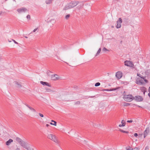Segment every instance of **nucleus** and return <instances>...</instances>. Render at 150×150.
<instances>
[{"label":"nucleus","mask_w":150,"mask_h":150,"mask_svg":"<svg viewBox=\"0 0 150 150\" xmlns=\"http://www.w3.org/2000/svg\"><path fill=\"white\" fill-rule=\"evenodd\" d=\"M134 97L130 94L125 95L123 97V98L127 102H130L134 99Z\"/></svg>","instance_id":"obj_1"},{"label":"nucleus","mask_w":150,"mask_h":150,"mask_svg":"<svg viewBox=\"0 0 150 150\" xmlns=\"http://www.w3.org/2000/svg\"><path fill=\"white\" fill-rule=\"evenodd\" d=\"M15 84H16V86L18 88H20L22 87V85L20 83L17 81L15 82Z\"/></svg>","instance_id":"obj_17"},{"label":"nucleus","mask_w":150,"mask_h":150,"mask_svg":"<svg viewBox=\"0 0 150 150\" xmlns=\"http://www.w3.org/2000/svg\"><path fill=\"white\" fill-rule=\"evenodd\" d=\"M145 77L144 78V79H144V81L146 83H147V82H148V80H147L146 79H145Z\"/></svg>","instance_id":"obj_39"},{"label":"nucleus","mask_w":150,"mask_h":150,"mask_svg":"<svg viewBox=\"0 0 150 150\" xmlns=\"http://www.w3.org/2000/svg\"><path fill=\"white\" fill-rule=\"evenodd\" d=\"M83 3H81L80 5H79L77 7L79 9H81L83 6Z\"/></svg>","instance_id":"obj_21"},{"label":"nucleus","mask_w":150,"mask_h":150,"mask_svg":"<svg viewBox=\"0 0 150 150\" xmlns=\"http://www.w3.org/2000/svg\"><path fill=\"white\" fill-rule=\"evenodd\" d=\"M126 149L127 150H133V149L129 146L126 147Z\"/></svg>","instance_id":"obj_26"},{"label":"nucleus","mask_w":150,"mask_h":150,"mask_svg":"<svg viewBox=\"0 0 150 150\" xmlns=\"http://www.w3.org/2000/svg\"><path fill=\"white\" fill-rule=\"evenodd\" d=\"M7 0H5V1H6Z\"/></svg>","instance_id":"obj_61"},{"label":"nucleus","mask_w":150,"mask_h":150,"mask_svg":"<svg viewBox=\"0 0 150 150\" xmlns=\"http://www.w3.org/2000/svg\"><path fill=\"white\" fill-rule=\"evenodd\" d=\"M52 1L53 0H46L45 2L47 4H49L52 3Z\"/></svg>","instance_id":"obj_22"},{"label":"nucleus","mask_w":150,"mask_h":150,"mask_svg":"<svg viewBox=\"0 0 150 150\" xmlns=\"http://www.w3.org/2000/svg\"><path fill=\"white\" fill-rule=\"evenodd\" d=\"M46 126L47 127H48L49 126H50V125H49V124H47L46 125Z\"/></svg>","instance_id":"obj_53"},{"label":"nucleus","mask_w":150,"mask_h":150,"mask_svg":"<svg viewBox=\"0 0 150 150\" xmlns=\"http://www.w3.org/2000/svg\"><path fill=\"white\" fill-rule=\"evenodd\" d=\"M100 83L99 82H97L95 84V86H98L100 85Z\"/></svg>","instance_id":"obj_30"},{"label":"nucleus","mask_w":150,"mask_h":150,"mask_svg":"<svg viewBox=\"0 0 150 150\" xmlns=\"http://www.w3.org/2000/svg\"><path fill=\"white\" fill-rule=\"evenodd\" d=\"M38 28H35V29H34L33 30V32H35V31H36V30H38ZM32 32H32L30 33H32Z\"/></svg>","instance_id":"obj_37"},{"label":"nucleus","mask_w":150,"mask_h":150,"mask_svg":"<svg viewBox=\"0 0 150 150\" xmlns=\"http://www.w3.org/2000/svg\"><path fill=\"white\" fill-rule=\"evenodd\" d=\"M119 131L120 132H122L124 133H129V132L128 131H124V130L122 129H120Z\"/></svg>","instance_id":"obj_24"},{"label":"nucleus","mask_w":150,"mask_h":150,"mask_svg":"<svg viewBox=\"0 0 150 150\" xmlns=\"http://www.w3.org/2000/svg\"><path fill=\"white\" fill-rule=\"evenodd\" d=\"M148 149H149V148L148 147H146L145 148V150H148Z\"/></svg>","instance_id":"obj_47"},{"label":"nucleus","mask_w":150,"mask_h":150,"mask_svg":"<svg viewBox=\"0 0 150 150\" xmlns=\"http://www.w3.org/2000/svg\"><path fill=\"white\" fill-rule=\"evenodd\" d=\"M71 8V6H70L69 3L65 6L64 7L63 9V10H66Z\"/></svg>","instance_id":"obj_13"},{"label":"nucleus","mask_w":150,"mask_h":150,"mask_svg":"<svg viewBox=\"0 0 150 150\" xmlns=\"http://www.w3.org/2000/svg\"><path fill=\"white\" fill-rule=\"evenodd\" d=\"M45 89L46 91V92H53L54 91L51 89L49 88H45Z\"/></svg>","instance_id":"obj_20"},{"label":"nucleus","mask_w":150,"mask_h":150,"mask_svg":"<svg viewBox=\"0 0 150 150\" xmlns=\"http://www.w3.org/2000/svg\"><path fill=\"white\" fill-rule=\"evenodd\" d=\"M25 38H28V37H26V36H25Z\"/></svg>","instance_id":"obj_57"},{"label":"nucleus","mask_w":150,"mask_h":150,"mask_svg":"<svg viewBox=\"0 0 150 150\" xmlns=\"http://www.w3.org/2000/svg\"><path fill=\"white\" fill-rule=\"evenodd\" d=\"M17 11L18 13H25L28 11L27 9L24 7H22L18 8L17 9Z\"/></svg>","instance_id":"obj_4"},{"label":"nucleus","mask_w":150,"mask_h":150,"mask_svg":"<svg viewBox=\"0 0 150 150\" xmlns=\"http://www.w3.org/2000/svg\"><path fill=\"white\" fill-rule=\"evenodd\" d=\"M69 3L71 6V8H72L77 5L79 2L77 1H72Z\"/></svg>","instance_id":"obj_7"},{"label":"nucleus","mask_w":150,"mask_h":150,"mask_svg":"<svg viewBox=\"0 0 150 150\" xmlns=\"http://www.w3.org/2000/svg\"><path fill=\"white\" fill-rule=\"evenodd\" d=\"M80 104V102L79 101H77L75 103V105H79Z\"/></svg>","instance_id":"obj_31"},{"label":"nucleus","mask_w":150,"mask_h":150,"mask_svg":"<svg viewBox=\"0 0 150 150\" xmlns=\"http://www.w3.org/2000/svg\"><path fill=\"white\" fill-rule=\"evenodd\" d=\"M12 40L16 44H18V43L15 40L12 39Z\"/></svg>","instance_id":"obj_38"},{"label":"nucleus","mask_w":150,"mask_h":150,"mask_svg":"<svg viewBox=\"0 0 150 150\" xmlns=\"http://www.w3.org/2000/svg\"><path fill=\"white\" fill-rule=\"evenodd\" d=\"M149 127H147L146 128V130L144 131V137L145 138L147 135L148 134L149 132Z\"/></svg>","instance_id":"obj_9"},{"label":"nucleus","mask_w":150,"mask_h":150,"mask_svg":"<svg viewBox=\"0 0 150 150\" xmlns=\"http://www.w3.org/2000/svg\"><path fill=\"white\" fill-rule=\"evenodd\" d=\"M142 135H143L142 134H139V136H138L139 137H142Z\"/></svg>","instance_id":"obj_45"},{"label":"nucleus","mask_w":150,"mask_h":150,"mask_svg":"<svg viewBox=\"0 0 150 150\" xmlns=\"http://www.w3.org/2000/svg\"><path fill=\"white\" fill-rule=\"evenodd\" d=\"M122 41H120V43H122Z\"/></svg>","instance_id":"obj_60"},{"label":"nucleus","mask_w":150,"mask_h":150,"mask_svg":"<svg viewBox=\"0 0 150 150\" xmlns=\"http://www.w3.org/2000/svg\"><path fill=\"white\" fill-rule=\"evenodd\" d=\"M1 59V57L0 56V59Z\"/></svg>","instance_id":"obj_62"},{"label":"nucleus","mask_w":150,"mask_h":150,"mask_svg":"<svg viewBox=\"0 0 150 150\" xmlns=\"http://www.w3.org/2000/svg\"><path fill=\"white\" fill-rule=\"evenodd\" d=\"M127 122L128 123H131L132 122V120H127Z\"/></svg>","instance_id":"obj_42"},{"label":"nucleus","mask_w":150,"mask_h":150,"mask_svg":"<svg viewBox=\"0 0 150 150\" xmlns=\"http://www.w3.org/2000/svg\"><path fill=\"white\" fill-rule=\"evenodd\" d=\"M13 142L12 139H10L8 140L6 142V144L7 145H9L10 144Z\"/></svg>","instance_id":"obj_18"},{"label":"nucleus","mask_w":150,"mask_h":150,"mask_svg":"<svg viewBox=\"0 0 150 150\" xmlns=\"http://www.w3.org/2000/svg\"><path fill=\"white\" fill-rule=\"evenodd\" d=\"M148 91L149 92H149H150V86L149 88V89H148Z\"/></svg>","instance_id":"obj_52"},{"label":"nucleus","mask_w":150,"mask_h":150,"mask_svg":"<svg viewBox=\"0 0 150 150\" xmlns=\"http://www.w3.org/2000/svg\"><path fill=\"white\" fill-rule=\"evenodd\" d=\"M25 148L26 149L28 150H33V149H32L30 148L27 146V148Z\"/></svg>","instance_id":"obj_32"},{"label":"nucleus","mask_w":150,"mask_h":150,"mask_svg":"<svg viewBox=\"0 0 150 150\" xmlns=\"http://www.w3.org/2000/svg\"><path fill=\"white\" fill-rule=\"evenodd\" d=\"M140 78H142V79H144V78L145 77H144L143 76H142V75H141L140 76Z\"/></svg>","instance_id":"obj_44"},{"label":"nucleus","mask_w":150,"mask_h":150,"mask_svg":"<svg viewBox=\"0 0 150 150\" xmlns=\"http://www.w3.org/2000/svg\"><path fill=\"white\" fill-rule=\"evenodd\" d=\"M130 104L127 103L125 102L124 106H128L130 105Z\"/></svg>","instance_id":"obj_25"},{"label":"nucleus","mask_w":150,"mask_h":150,"mask_svg":"<svg viewBox=\"0 0 150 150\" xmlns=\"http://www.w3.org/2000/svg\"><path fill=\"white\" fill-rule=\"evenodd\" d=\"M102 50L104 51H108V50L107 49L105 48V47H104L103 49Z\"/></svg>","instance_id":"obj_34"},{"label":"nucleus","mask_w":150,"mask_h":150,"mask_svg":"<svg viewBox=\"0 0 150 150\" xmlns=\"http://www.w3.org/2000/svg\"><path fill=\"white\" fill-rule=\"evenodd\" d=\"M13 1H15V2H16V1L15 0H13Z\"/></svg>","instance_id":"obj_58"},{"label":"nucleus","mask_w":150,"mask_h":150,"mask_svg":"<svg viewBox=\"0 0 150 150\" xmlns=\"http://www.w3.org/2000/svg\"><path fill=\"white\" fill-rule=\"evenodd\" d=\"M8 42H11V41H10V40H8Z\"/></svg>","instance_id":"obj_59"},{"label":"nucleus","mask_w":150,"mask_h":150,"mask_svg":"<svg viewBox=\"0 0 150 150\" xmlns=\"http://www.w3.org/2000/svg\"><path fill=\"white\" fill-rule=\"evenodd\" d=\"M136 83L137 84H142L144 83L143 80H140L139 78H137V79H136Z\"/></svg>","instance_id":"obj_10"},{"label":"nucleus","mask_w":150,"mask_h":150,"mask_svg":"<svg viewBox=\"0 0 150 150\" xmlns=\"http://www.w3.org/2000/svg\"><path fill=\"white\" fill-rule=\"evenodd\" d=\"M134 135L136 137H137L138 136V134L137 133H135L134 134Z\"/></svg>","instance_id":"obj_35"},{"label":"nucleus","mask_w":150,"mask_h":150,"mask_svg":"<svg viewBox=\"0 0 150 150\" xmlns=\"http://www.w3.org/2000/svg\"><path fill=\"white\" fill-rule=\"evenodd\" d=\"M19 144L21 146H23V147L24 148H27V145H26V143L25 142H23V141H22V142L21 143H20Z\"/></svg>","instance_id":"obj_14"},{"label":"nucleus","mask_w":150,"mask_h":150,"mask_svg":"<svg viewBox=\"0 0 150 150\" xmlns=\"http://www.w3.org/2000/svg\"><path fill=\"white\" fill-rule=\"evenodd\" d=\"M139 148L137 147H135L134 149H133V150H139Z\"/></svg>","instance_id":"obj_41"},{"label":"nucleus","mask_w":150,"mask_h":150,"mask_svg":"<svg viewBox=\"0 0 150 150\" xmlns=\"http://www.w3.org/2000/svg\"><path fill=\"white\" fill-rule=\"evenodd\" d=\"M20 150L19 149V148H17V149H16V150Z\"/></svg>","instance_id":"obj_55"},{"label":"nucleus","mask_w":150,"mask_h":150,"mask_svg":"<svg viewBox=\"0 0 150 150\" xmlns=\"http://www.w3.org/2000/svg\"><path fill=\"white\" fill-rule=\"evenodd\" d=\"M24 104H25L26 106H27L28 108H29V107H30V106H29L26 103H24Z\"/></svg>","instance_id":"obj_43"},{"label":"nucleus","mask_w":150,"mask_h":150,"mask_svg":"<svg viewBox=\"0 0 150 150\" xmlns=\"http://www.w3.org/2000/svg\"><path fill=\"white\" fill-rule=\"evenodd\" d=\"M58 76L57 75L55 74L54 75H52V79H53L54 80H57L58 79V78L57 77Z\"/></svg>","instance_id":"obj_15"},{"label":"nucleus","mask_w":150,"mask_h":150,"mask_svg":"<svg viewBox=\"0 0 150 150\" xmlns=\"http://www.w3.org/2000/svg\"><path fill=\"white\" fill-rule=\"evenodd\" d=\"M125 65V66L131 67L134 68V65L133 63L129 61L126 60L124 62Z\"/></svg>","instance_id":"obj_3"},{"label":"nucleus","mask_w":150,"mask_h":150,"mask_svg":"<svg viewBox=\"0 0 150 150\" xmlns=\"http://www.w3.org/2000/svg\"><path fill=\"white\" fill-rule=\"evenodd\" d=\"M27 19H30V16L29 15H28L26 17Z\"/></svg>","instance_id":"obj_33"},{"label":"nucleus","mask_w":150,"mask_h":150,"mask_svg":"<svg viewBox=\"0 0 150 150\" xmlns=\"http://www.w3.org/2000/svg\"><path fill=\"white\" fill-rule=\"evenodd\" d=\"M30 110H32L33 109V108H32V107H30L29 108Z\"/></svg>","instance_id":"obj_49"},{"label":"nucleus","mask_w":150,"mask_h":150,"mask_svg":"<svg viewBox=\"0 0 150 150\" xmlns=\"http://www.w3.org/2000/svg\"><path fill=\"white\" fill-rule=\"evenodd\" d=\"M122 22V19L120 18H119V19L117 21V25H116V28H119L121 27V24Z\"/></svg>","instance_id":"obj_5"},{"label":"nucleus","mask_w":150,"mask_h":150,"mask_svg":"<svg viewBox=\"0 0 150 150\" xmlns=\"http://www.w3.org/2000/svg\"><path fill=\"white\" fill-rule=\"evenodd\" d=\"M111 27L112 28H113L114 27V26H113L112 25L111 26Z\"/></svg>","instance_id":"obj_56"},{"label":"nucleus","mask_w":150,"mask_h":150,"mask_svg":"<svg viewBox=\"0 0 150 150\" xmlns=\"http://www.w3.org/2000/svg\"><path fill=\"white\" fill-rule=\"evenodd\" d=\"M120 88V87H116V88H111L110 89H105L103 90L105 91H111L116 90H117L118 89Z\"/></svg>","instance_id":"obj_11"},{"label":"nucleus","mask_w":150,"mask_h":150,"mask_svg":"<svg viewBox=\"0 0 150 150\" xmlns=\"http://www.w3.org/2000/svg\"><path fill=\"white\" fill-rule=\"evenodd\" d=\"M40 83L43 85L47 86L49 87L51 86L48 83L46 82H43L41 81H40Z\"/></svg>","instance_id":"obj_12"},{"label":"nucleus","mask_w":150,"mask_h":150,"mask_svg":"<svg viewBox=\"0 0 150 150\" xmlns=\"http://www.w3.org/2000/svg\"><path fill=\"white\" fill-rule=\"evenodd\" d=\"M2 12L1 11H0V15L1 14Z\"/></svg>","instance_id":"obj_54"},{"label":"nucleus","mask_w":150,"mask_h":150,"mask_svg":"<svg viewBox=\"0 0 150 150\" xmlns=\"http://www.w3.org/2000/svg\"><path fill=\"white\" fill-rule=\"evenodd\" d=\"M122 76V74L121 71H118L116 73L115 76L118 79H120Z\"/></svg>","instance_id":"obj_8"},{"label":"nucleus","mask_w":150,"mask_h":150,"mask_svg":"<svg viewBox=\"0 0 150 150\" xmlns=\"http://www.w3.org/2000/svg\"><path fill=\"white\" fill-rule=\"evenodd\" d=\"M146 88L145 87H142L140 88V90L142 92H143L144 95L145 92L146 91Z\"/></svg>","instance_id":"obj_16"},{"label":"nucleus","mask_w":150,"mask_h":150,"mask_svg":"<svg viewBox=\"0 0 150 150\" xmlns=\"http://www.w3.org/2000/svg\"><path fill=\"white\" fill-rule=\"evenodd\" d=\"M134 105H135L136 106H137V107H139V108H142V107H141V106H139V105H136V104H134Z\"/></svg>","instance_id":"obj_46"},{"label":"nucleus","mask_w":150,"mask_h":150,"mask_svg":"<svg viewBox=\"0 0 150 150\" xmlns=\"http://www.w3.org/2000/svg\"><path fill=\"white\" fill-rule=\"evenodd\" d=\"M121 123H122V124H123L125 125V126L126 123H125V121L124 120H122V121Z\"/></svg>","instance_id":"obj_29"},{"label":"nucleus","mask_w":150,"mask_h":150,"mask_svg":"<svg viewBox=\"0 0 150 150\" xmlns=\"http://www.w3.org/2000/svg\"><path fill=\"white\" fill-rule=\"evenodd\" d=\"M16 140L19 143V144L21 143L23 141L21 139L18 137H16Z\"/></svg>","instance_id":"obj_19"},{"label":"nucleus","mask_w":150,"mask_h":150,"mask_svg":"<svg viewBox=\"0 0 150 150\" xmlns=\"http://www.w3.org/2000/svg\"><path fill=\"white\" fill-rule=\"evenodd\" d=\"M32 110L34 112H36V110L33 108V109Z\"/></svg>","instance_id":"obj_48"},{"label":"nucleus","mask_w":150,"mask_h":150,"mask_svg":"<svg viewBox=\"0 0 150 150\" xmlns=\"http://www.w3.org/2000/svg\"><path fill=\"white\" fill-rule=\"evenodd\" d=\"M140 74H138H138H137V75L138 76H139V77H140Z\"/></svg>","instance_id":"obj_51"},{"label":"nucleus","mask_w":150,"mask_h":150,"mask_svg":"<svg viewBox=\"0 0 150 150\" xmlns=\"http://www.w3.org/2000/svg\"><path fill=\"white\" fill-rule=\"evenodd\" d=\"M47 138L51 140H52L54 142L57 143L58 141L56 138L55 135L53 134H48L47 136Z\"/></svg>","instance_id":"obj_2"},{"label":"nucleus","mask_w":150,"mask_h":150,"mask_svg":"<svg viewBox=\"0 0 150 150\" xmlns=\"http://www.w3.org/2000/svg\"><path fill=\"white\" fill-rule=\"evenodd\" d=\"M148 96L150 98V92H149V93L148 94Z\"/></svg>","instance_id":"obj_50"},{"label":"nucleus","mask_w":150,"mask_h":150,"mask_svg":"<svg viewBox=\"0 0 150 150\" xmlns=\"http://www.w3.org/2000/svg\"><path fill=\"white\" fill-rule=\"evenodd\" d=\"M134 98L137 102L142 101L144 100L142 96H136Z\"/></svg>","instance_id":"obj_6"},{"label":"nucleus","mask_w":150,"mask_h":150,"mask_svg":"<svg viewBox=\"0 0 150 150\" xmlns=\"http://www.w3.org/2000/svg\"><path fill=\"white\" fill-rule=\"evenodd\" d=\"M70 17V14L67 15L65 17V18L66 19H68Z\"/></svg>","instance_id":"obj_28"},{"label":"nucleus","mask_w":150,"mask_h":150,"mask_svg":"<svg viewBox=\"0 0 150 150\" xmlns=\"http://www.w3.org/2000/svg\"><path fill=\"white\" fill-rule=\"evenodd\" d=\"M101 48H100L99 50H98L96 54V56H97V55H98L99 53H100V51H101Z\"/></svg>","instance_id":"obj_27"},{"label":"nucleus","mask_w":150,"mask_h":150,"mask_svg":"<svg viewBox=\"0 0 150 150\" xmlns=\"http://www.w3.org/2000/svg\"><path fill=\"white\" fill-rule=\"evenodd\" d=\"M119 127H124L125 126V125H123V124H120V125H119Z\"/></svg>","instance_id":"obj_40"},{"label":"nucleus","mask_w":150,"mask_h":150,"mask_svg":"<svg viewBox=\"0 0 150 150\" xmlns=\"http://www.w3.org/2000/svg\"><path fill=\"white\" fill-rule=\"evenodd\" d=\"M39 115L41 117H44L43 115L40 113H39Z\"/></svg>","instance_id":"obj_36"},{"label":"nucleus","mask_w":150,"mask_h":150,"mask_svg":"<svg viewBox=\"0 0 150 150\" xmlns=\"http://www.w3.org/2000/svg\"><path fill=\"white\" fill-rule=\"evenodd\" d=\"M51 121L52 122H54V123H52V122H50V124L51 125H54V126H56L57 125V122L53 120H52Z\"/></svg>","instance_id":"obj_23"}]
</instances>
